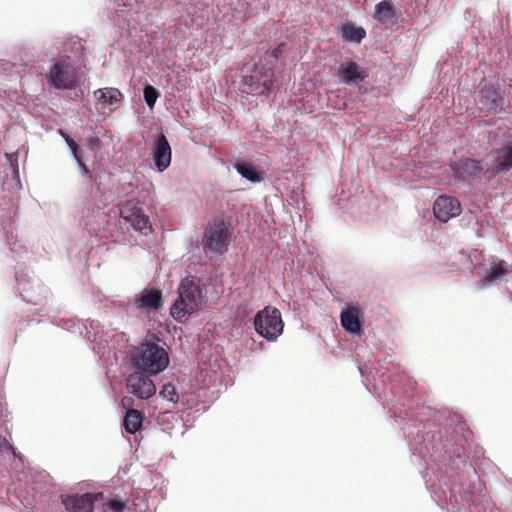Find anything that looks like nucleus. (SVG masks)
<instances>
[{
  "label": "nucleus",
  "mask_w": 512,
  "mask_h": 512,
  "mask_svg": "<svg viewBox=\"0 0 512 512\" xmlns=\"http://www.w3.org/2000/svg\"><path fill=\"white\" fill-rule=\"evenodd\" d=\"M132 364L139 370L156 375L169 365L167 351L154 339L145 340L131 354Z\"/></svg>",
  "instance_id": "1"
},
{
  "label": "nucleus",
  "mask_w": 512,
  "mask_h": 512,
  "mask_svg": "<svg viewBox=\"0 0 512 512\" xmlns=\"http://www.w3.org/2000/svg\"><path fill=\"white\" fill-rule=\"evenodd\" d=\"M178 294V300L171 307V315L180 321L200 308L204 300L201 280L195 276L184 278L178 287Z\"/></svg>",
  "instance_id": "2"
},
{
  "label": "nucleus",
  "mask_w": 512,
  "mask_h": 512,
  "mask_svg": "<svg viewBox=\"0 0 512 512\" xmlns=\"http://www.w3.org/2000/svg\"><path fill=\"white\" fill-rule=\"evenodd\" d=\"M48 83L59 90L74 89L81 80L80 68L75 66L69 56L56 59L46 74Z\"/></svg>",
  "instance_id": "3"
},
{
  "label": "nucleus",
  "mask_w": 512,
  "mask_h": 512,
  "mask_svg": "<svg viewBox=\"0 0 512 512\" xmlns=\"http://www.w3.org/2000/svg\"><path fill=\"white\" fill-rule=\"evenodd\" d=\"M233 234V228L223 219L214 220L207 228L202 239L206 255L223 254L227 251Z\"/></svg>",
  "instance_id": "4"
},
{
  "label": "nucleus",
  "mask_w": 512,
  "mask_h": 512,
  "mask_svg": "<svg viewBox=\"0 0 512 512\" xmlns=\"http://www.w3.org/2000/svg\"><path fill=\"white\" fill-rule=\"evenodd\" d=\"M256 332L267 340H276L283 332L284 323L280 311L267 306L254 317Z\"/></svg>",
  "instance_id": "5"
},
{
  "label": "nucleus",
  "mask_w": 512,
  "mask_h": 512,
  "mask_svg": "<svg viewBox=\"0 0 512 512\" xmlns=\"http://www.w3.org/2000/svg\"><path fill=\"white\" fill-rule=\"evenodd\" d=\"M150 376L139 369L130 373L125 379L127 391L139 399L151 398L156 392V386Z\"/></svg>",
  "instance_id": "6"
},
{
  "label": "nucleus",
  "mask_w": 512,
  "mask_h": 512,
  "mask_svg": "<svg viewBox=\"0 0 512 512\" xmlns=\"http://www.w3.org/2000/svg\"><path fill=\"white\" fill-rule=\"evenodd\" d=\"M504 98L497 86L483 84L478 92L477 103L479 109L487 114L498 113L503 106Z\"/></svg>",
  "instance_id": "7"
},
{
  "label": "nucleus",
  "mask_w": 512,
  "mask_h": 512,
  "mask_svg": "<svg viewBox=\"0 0 512 512\" xmlns=\"http://www.w3.org/2000/svg\"><path fill=\"white\" fill-rule=\"evenodd\" d=\"M120 217L136 231L151 230L149 217L134 201H127L120 207Z\"/></svg>",
  "instance_id": "8"
},
{
  "label": "nucleus",
  "mask_w": 512,
  "mask_h": 512,
  "mask_svg": "<svg viewBox=\"0 0 512 512\" xmlns=\"http://www.w3.org/2000/svg\"><path fill=\"white\" fill-rule=\"evenodd\" d=\"M433 213L439 221L446 223L460 215L461 204L454 197L441 195L434 202Z\"/></svg>",
  "instance_id": "9"
},
{
  "label": "nucleus",
  "mask_w": 512,
  "mask_h": 512,
  "mask_svg": "<svg viewBox=\"0 0 512 512\" xmlns=\"http://www.w3.org/2000/svg\"><path fill=\"white\" fill-rule=\"evenodd\" d=\"M102 498V493H85L66 496L62 502L69 512H93L94 503Z\"/></svg>",
  "instance_id": "10"
},
{
  "label": "nucleus",
  "mask_w": 512,
  "mask_h": 512,
  "mask_svg": "<svg viewBox=\"0 0 512 512\" xmlns=\"http://www.w3.org/2000/svg\"><path fill=\"white\" fill-rule=\"evenodd\" d=\"M133 304L137 309L147 313L157 311L163 305L162 292L155 288H145L134 300Z\"/></svg>",
  "instance_id": "11"
},
{
  "label": "nucleus",
  "mask_w": 512,
  "mask_h": 512,
  "mask_svg": "<svg viewBox=\"0 0 512 512\" xmlns=\"http://www.w3.org/2000/svg\"><path fill=\"white\" fill-rule=\"evenodd\" d=\"M171 147L164 134H160L153 147V160L158 171L163 172L171 163Z\"/></svg>",
  "instance_id": "12"
},
{
  "label": "nucleus",
  "mask_w": 512,
  "mask_h": 512,
  "mask_svg": "<svg viewBox=\"0 0 512 512\" xmlns=\"http://www.w3.org/2000/svg\"><path fill=\"white\" fill-rule=\"evenodd\" d=\"M338 77L341 82L350 84L358 81H363L367 74L361 70L360 66L352 61H345L340 64L338 68Z\"/></svg>",
  "instance_id": "13"
},
{
  "label": "nucleus",
  "mask_w": 512,
  "mask_h": 512,
  "mask_svg": "<svg viewBox=\"0 0 512 512\" xmlns=\"http://www.w3.org/2000/svg\"><path fill=\"white\" fill-rule=\"evenodd\" d=\"M234 169L245 179L259 183L265 179V171L248 161L240 160L233 164Z\"/></svg>",
  "instance_id": "14"
},
{
  "label": "nucleus",
  "mask_w": 512,
  "mask_h": 512,
  "mask_svg": "<svg viewBox=\"0 0 512 512\" xmlns=\"http://www.w3.org/2000/svg\"><path fill=\"white\" fill-rule=\"evenodd\" d=\"M340 35L344 42L360 43L366 37V31L363 27L356 26L351 21L344 22L340 28Z\"/></svg>",
  "instance_id": "15"
},
{
  "label": "nucleus",
  "mask_w": 512,
  "mask_h": 512,
  "mask_svg": "<svg viewBox=\"0 0 512 512\" xmlns=\"http://www.w3.org/2000/svg\"><path fill=\"white\" fill-rule=\"evenodd\" d=\"M359 314L357 307H350L342 311L340 316L341 325L347 332L355 334L360 331L361 323Z\"/></svg>",
  "instance_id": "16"
},
{
  "label": "nucleus",
  "mask_w": 512,
  "mask_h": 512,
  "mask_svg": "<svg viewBox=\"0 0 512 512\" xmlns=\"http://www.w3.org/2000/svg\"><path fill=\"white\" fill-rule=\"evenodd\" d=\"M94 96L99 104L103 107L106 105H114L123 100V94L117 88H102L94 92Z\"/></svg>",
  "instance_id": "17"
},
{
  "label": "nucleus",
  "mask_w": 512,
  "mask_h": 512,
  "mask_svg": "<svg viewBox=\"0 0 512 512\" xmlns=\"http://www.w3.org/2000/svg\"><path fill=\"white\" fill-rule=\"evenodd\" d=\"M509 272V265L505 261H493L481 281L493 282L502 280Z\"/></svg>",
  "instance_id": "18"
},
{
  "label": "nucleus",
  "mask_w": 512,
  "mask_h": 512,
  "mask_svg": "<svg viewBox=\"0 0 512 512\" xmlns=\"http://www.w3.org/2000/svg\"><path fill=\"white\" fill-rule=\"evenodd\" d=\"M374 18L383 24H393L397 19V13L391 2H378Z\"/></svg>",
  "instance_id": "19"
},
{
  "label": "nucleus",
  "mask_w": 512,
  "mask_h": 512,
  "mask_svg": "<svg viewBox=\"0 0 512 512\" xmlns=\"http://www.w3.org/2000/svg\"><path fill=\"white\" fill-rule=\"evenodd\" d=\"M144 414L136 409H128L126 411L123 425L126 430V432L130 434H135L137 431H139L142 427V423L144 421Z\"/></svg>",
  "instance_id": "20"
},
{
  "label": "nucleus",
  "mask_w": 512,
  "mask_h": 512,
  "mask_svg": "<svg viewBox=\"0 0 512 512\" xmlns=\"http://www.w3.org/2000/svg\"><path fill=\"white\" fill-rule=\"evenodd\" d=\"M457 169L471 177H476L483 171L481 161L470 158L460 159L457 163Z\"/></svg>",
  "instance_id": "21"
},
{
  "label": "nucleus",
  "mask_w": 512,
  "mask_h": 512,
  "mask_svg": "<svg viewBox=\"0 0 512 512\" xmlns=\"http://www.w3.org/2000/svg\"><path fill=\"white\" fill-rule=\"evenodd\" d=\"M498 170L506 172L512 169V143L498 150Z\"/></svg>",
  "instance_id": "22"
},
{
  "label": "nucleus",
  "mask_w": 512,
  "mask_h": 512,
  "mask_svg": "<svg viewBox=\"0 0 512 512\" xmlns=\"http://www.w3.org/2000/svg\"><path fill=\"white\" fill-rule=\"evenodd\" d=\"M143 94L146 104L152 109L159 97V92L153 86L146 85Z\"/></svg>",
  "instance_id": "23"
},
{
  "label": "nucleus",
  "mask_w": 512,
  "mask_h": 512,
  "mask_svg": "<svg viewBox=\"0 0 512 512\" xmlns=\"http://www.w3.org/2000/svg\"><path fill=\"white\" fill-rule=\"evenodd\" d=\"M160 395L171 402H177L179 398L178 394L175 391V387L170 383L165 384L162 387Z\"/></svg>",
  "instance_id": "24"
},
{
  "label": "nucleus",
  "mask_w": 512,
  "mask_h": 512,
  "mask_svg": "<svg viewBox=\"0 0 512 512\" xmlns=\"http://www.w3.org/2000/svg\"><path fill=\"white\" fill-rule=\"evenodd\" d=\"M67 138L68 139L65 142L71 149L74 159L77 162H80V158L82 157L83 151L79 148L78 144L70 136H67Z\"/></svg>",
  "instance_id": "25"
},
{
  "label": "nucleus",
  "mask_w": 512,
  "mask_h": 512,
  "mask_svg": "<svg viewBox=\"0 0 512 512\" xmlns=\"http://www.w3.org/2000/svg\"><path fill=\"white\" fill-rule=\"evenodd\" d=\"M67 138L68 139L65 142L71 149L74 159L77 162H80V158L82 157L83 151L79 148L78 144L70 136H67Z\"/></svg>",
  "instance_id": "26"
},
{
  "label": "nucleus",
  "mask_w": 512,
  "mask_h": 512,
  "mask_svg": "<svg viewBox=\"0 0 512 512\" xmlns=\"http://www.w3.org/2000/svg\"><path fill=\"white\" fill-rule=\"evenodd\" d=\"M109 509L112 512H123L125 508L127 507L126 502L119 501V500H111L108 503Z\"/></svg>",
  "instance_id": "27"
},
{
  "label": "nucleus",
  "mask_w": 512,
  "mask_h": 512,
  "mask_svg": "<svg viewBox=\"0 0 512 512\" xmlns=\"http://www.w3.org/2000/svg\"><path fill=\"white\" fill-rule=\"evenodd\" d=\"M272 81L271 80H265L263 84L259 87H256L255 89H251V93L253 94H265L268 93L271 89Z\"/></svg>",
  "instance_id": "28"
},
{
  "label": "nucleus",
  "mask_w": 512,
  "mask_h": 512,
  "mask_svg": "<svg viewBox=\"0 0 512 512\" xmlns=\"http://www.w3.org/2000/svg\"><path fill=\"white\" fill-rule=\"evenodd\" d=\"M243 83L246 86H249V92L251 93V89H255L256 87H259L260 85L258 82L255 81L254 76H245L243 78Z\"/></svg>",
  "instance_id": "29"
},
{
  "label": "nucleus",
  "mask_w": 512,
  "mask_h": 512,
  "mask_svg": "<svg viewBox=\"0 0 512 512\" xmlns=\"http://www.w3.org/2000/svg\"><path fill=\"white\" fill-rule=\"evenodd\" d=\"M87 142H88V146H89V148H90L91 150H94V151H95V150H97V149H99V148H100V143H101V141H100V139H99V138H97V137H91V138H89V139H88V141H87Z\"/></svg>",
  "instance_id": "30"
},
{
  "label": "nucleus",
  "mask_w": 512,
  "mask_h": 512,
  "mask_svg": "<svg viewBox=\"0 0 512 512\" xmlns=\"http://www.w3.org/2000/svg\"><path fill=\"white\" fill-rule=\"evenodd\" d=\"M71 45V49L75 51V53H78L80 55L83 54V45L79 40H72Z\"/></svg>",
  "instance_id": "31"
},
{
  "label": "nucleus",
  "mask_w": 512,
  "mask_h": 512,
  "mask_svg": "<svg viewBox=\"0 0 512 512\" xmlns=\"http://www.w3.org/2000/svg\"><path fill=\"white\" fill-rule=\"evenodd\" d=\"M134 401L131 397H123L122 400H121V406L126 410L128 411V409H132V405H133Z\"/></svg>",
  "instance_id": "32"
},
{
  "label": "nucleus",
  "mask_w": 512,
  "mask_h": 512,
  "mask_svg": "<svg viewBox=\"0 0 512 512\" xmlns=\"http://www.w3.org/2000/svg\"><path fill=\"white\" fill-rule=\"evenodd\" d=\"M282 46H278L276 48H274L272 51H271V57H273L275 60H277L279 58V56L282 54Z\"/></svg>",
  "instance_id": "33"
},
{
  "label": "nucleus",
  "mask_w": 512,
  "mask_h": 512,
  "mask_svg": "<svg viewBox=\"0 0 512 512\" xmlns=\"http://www.w3.org/2000/svg\"><path fill=\"white\" fill-rule=\"evenodd\" d=\"M4 446L12 452L14 457H20V453H18L16 451L15 447L12 444H10L8 441L6 444H4Z\"/></svg>",
  "instance_id": "34"
},
{
  "label": "nucleus",
  "mask_w": 512,
  "mask_h": 512,
  "mask_svg": "<svg viewBox=\"0 0 512 512\" xmlns=\"http://www.w3.org/2000/svg\"><path fill=\"white\" fill-rule=\"evenodd\" d=\"M78 165L80 166V168L85 172V173H89V170L87 168V166L85 165V163H83L82 161V157L80 158V162H77Z\"/></svg>",
  "instance_id": "35"
},
{
  "label": "nucleus",
  "mask_w": 512,
  "mask_h": 512,
  "mask_svg": "<svg viewBox=\"0 0 512 512\" xmlns=\"http://www.w3.org/2000/svg\"><path fill=\"white\" fill-rule=\"evenodd\" d=\"M78 165L80 166V168L85 172V173H89V170L87 168V166L85 165V163H83L82 161V157L80 158V162H77Z\"/></svg>",
  "instance_id": "36"
},
{
  "label": "nucleus",
  "mask_w": 512,
  "mask_h": 512,
  "mask_svg": "<svg viewBox=\"0 0 512 512\" xmlns=\"http://www.w3.org/2000/svg\"><path fill=\"white\" fill-rule=\"evenodd\" d=\"M7 443V439L5 436L0 435V448L4 447V444Z\"/></svg>",
  "instance_id": "37"
},
{
  "label": "nucleus",
  "mask_w": 512,
  "mask_h": 512,
  "mask_svg": "<svg viewBox=\"0 0 512 512\" xmlns=\"http://www.w3.org/2000/svg\"><path fill=\"white\" fill-rule=\"evenodd\" d=\"M59 133L64 138L65 141L68 139L67 136H69V135L67 133L63 132L62 130H59Z\"/></svg>",
  "instance_id": "38"
}]
</instances>
